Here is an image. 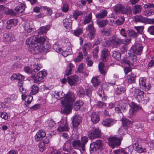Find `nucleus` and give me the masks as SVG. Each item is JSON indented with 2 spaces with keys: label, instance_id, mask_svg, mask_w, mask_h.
<instances>
[{
  "label": "nucleus",
  "instance_id": "obj_13",
  "mask_svg": "<svg viewBox=\"0 0 154 154\" xmlns=\"http://www.w3.org/2000/svg\"><path fill=\"white\" fill-rule=\"evenodd\" d=\"M122 126L124 129H128L130 128L133 123V122L128 119L125 117H123L121 120Z\"/></svg>",
  "mask_w": 154,
  "mask_h": 154
},
{
  "label": "nucleus",
  "instance_id": "obj_3",
  "mask_svg": "<svg viewBox=\"0 0 154 154\" xmlns=\"http://www.w3.org/2000/svg\"><path fill=\"white\" fill-rule=\"evenodd\" d=\"M112 9L113 12L116 14L121 13L128 15V14L131 13L130 7L125 8L121 4L116 5L113 7Z\"/></svg>",
  "mask_w": 154,
  "mask_h": 154
},
{
  "label": "nucleus",
  "instance_id": "obj_19",
  "mask_svg": "<svg viewBox=\"0 0 154 154\" xmlns=\"http://www.w3.org/2000/svg\"><path fill=\"white\" fill-rule=\"evenodd\" d=\"M61 123L63 122V124L59 125L57 128V131L59 132H61L64 131H67L69 130V128L68 126V124L66 120L61 121Z\"/></svg>",
  "mask_w": 154,
  "mask_h": 154
},
{
  "label": "nucleus",
  "instance_id": "obj_20",
  "mask_svg": "<svg viewBox=\"0 0 154 154\" xmlns=\"http://www.w3.org/2000/svg\"><path fill=\"white\" fill-rule=\"evenodd\" d=\"M116 122L115 121L112 119L106 118L102 122L103 126L110 127L112 125Z\"/></svg>",
  "mask_w": 154,
  "mask_h": 154
},
{
  "label": "nucleus",
  "instance_id": "obj_46",
  "mask_svg": "<svg viewBox=\"0 0 154 154\" xmlns=\"http://www.w3.org/2000/svg\"><path fill=\"white\" fill-rule=\"evenodd\" d=\"M57 96V98L58 99H62V100L64 99L63 98L65 97V94L64 93L63 91H60L57 92L56 94Z\"/></svg>",
  "mask_w": 154,
  "mask_h": 154
},
{
  "label": "nucleus",
  "instance_id": "obj_49",
  "mask_svg": "<svg viewBox=\"0 0 154 154\" xmlns=\"http://www.w3.org/2000/svg\"><path fill=\"white\" fill-rule=\"evenodd\" d=\"M53 49L58 53L61 52L62 49L59 47V45L57 43H55L53 46Z\"/></svg>",
  "mask_w": 154,
  "mask_h": 154
},
{
  "label": "nucleus",
  "instance_id": "obj_44",
  "mask_svg": "<svg viewBox=\"0 0 154 154\" xmlns=\"http://www.w3.org/2000/svg\"><path fill=\"white\" fill-rule=\"evenodd\" d=\"M125 91V88L122 87H120L117 88L115 93L117 95H119L124 93Z\"/></svg>",
  "mask_w": 154,
  "mask_h": 154
},
{
  "label": "nucleus",
  "instance_id": "obj_60",
  "mask_svg": "<svg viewBox=\"0 0 154 154\" xmlns=\"http://www.w3.org/2000/svg\"><path fill=\"white\" fill-rule=\"evenodd\" d=\"M5 13L6 14H9L13 16L16 15V14L14 11L11 9H8L7 11H5Z\"/></svg>",
  "mask_w": 154,
  "mask_h": 154
},
{
  "label": "nucleus",
  "instance_id": "obj_30",
  "mask_svg": "<svg viewBox=\"0 0 154 154\" xmlns=\"http://www.w3.org/2000/svg\"><path fill=\"white\" fill-rule=\"evenodd\" d=\"M50 29V26L49 25L41 27L38 30V35L44 37V36H42V34L46 33Z\"/></svg>",
  "mask_w": 154,
  "mask_h": 154
},
{
  "label": "nucleus",
  "instance_id": "obj_27",
  "mask_svg": "<svg viewBox=\"0 0 154 154\" xmlns=\"http://www.w3.org/2000/svg\"><path fill=\"white\" fill-rule=\"evenodd\" d=\"M63 24L64 26L67 29H71L72 21L69 18H66L63 20Z\"/></svg>",
  "mask_w": 154,
  "mask_h": 154
},
{
  "label": "nucleus",
  "instance_id": "obj_21",
  "mask_svg": "<svg viewBox=\"0 0 154 154\" xmlns=\"http://www.w3.org/2000/svg\"><path fill=\"white\" fill-rule=\"evenodd\" d=\"M22 99L25 100V105L26 107H28L32 101L33 97L32 96H27L26 94H24L22 95Z\"/></svg>",
  "mask_w": 154,
  "mask_h": 154
},
{
  "label": "nucleus",
  "instance_id": "obj_17",
  "mask_svg": "<svg viewBox=\"0 0 154 154\" xmlns=\"http://www.w3.org/2000/svg\"><path fill=\"white\" fill-rule=\"evenodd\" d=\"M142 108L141 107L137 105L135 103H133L129 109V114L130 115H132L137 111L140 110Z\"/></svg>",
  "mask_w": 154,
  "mask_h": 154
},
{
  "label": "nucleus",
  "instance_id": "obj_8",
  "mask_svg": "<svg viewBox=\"0 0 154 154\" xmlns=\"http://www.w3.org/2000/svg\"><path fill=\"white\" fill-rule=\"evenodd\" d=\"M47 74L45 71H40L37 73V75H32L31 77L32 79L34 82L39 85L43 82L42 80Z\"/></svg>",
  "mask_w": 154,
  "mask_h": 154
},
{
  "label": "nucleus",
  "instance_id": "obj_55",
  "mask_svg": "<svg viewBox=\"0 0 154 154\" xmlns=\"http://www.w3.org/2000/svg\"><path fill=\"white\" fill-rule=\"evenodd\" d=\"M125 20V18L123 17H122L117 20L116 21V23L118 25H121L123 23Z\"/></svg>",
  "mask_w": 154,
  "mask_h": 154
},
{
  "label": "nucleus",
  "instance_id": "obj_52",
  "mask_svg": "<svg viewBox=\"0 0 154 154\" xmlns=\"http://www.w3.org/2000/svg\"><path fill=\"white\" fill-rule=\"evenodd\" d=\"M128 36L133 38H135L138 35L137 33L132 30H130L128 32Z\"/></svg>",
  "mask_w": 154,
  "mask_h": 154
},
{
  "label": "nucleus",
  "instance_id": "obj_47",
  "mask_svg": "<svg viewBox=\"0 0 154 154\" xmlns=\"http://www.w3.org/2000/svg\"><path fill=\"white\" fill-rule=\"evenodd\" d=\"M83 14L82 12L81 11L76 10L74 11L73 13V17L75 20H77L78 17L82 15Z\"/></svg>",
  "mask_w": 154,
  "mask_h": 154
},
{
  "label": "nucleus",
  "instance_id": "obj_39",
  "mask_svg": "<svg viewBox=\"0 0 154 154\" xmlns=\"http://www.w3.org/2000/svg\"><path fill=\"white\" fill-rule=\"evenodd\" d=\"M83 104V102L81 100L76 101L75 103L74 108L76 111L79 110Z\"/></svg>",
  "mask_w": 154,
  "mask_h": 154
},
{
  "label": "nucleus",
  "instance_id": "obj_41",
  "mask_svg": "<svg viewBox=\"0 0 154 154\" xmlns=\"http://www.w3.org/2000/svg\"><path fill=\"white\" fill-rule=\"evenodd\" d=\"M31 88L30 94L32 95H35L37 94L39 91L38 87L36 85H33L32 86Z\"/></svg>",
  "mask_w": 154,
  "mask_h": 154
},
{
  "label": "nucleus",
  "instance_id": "obj_58",
  "mask_svg": "<svg viewBox=\"0 0 154 154\" xmlns=\"http://www.w3.org/2000/svg\"><path fill=\"white\" fill-rule=\"evenodd\" d=\"M46 146L44 144L41 142L38 144V147L39 150L41 152H43L45 149Z\"/></svg>",
  "mask_w": 154,
  "mask_h": 154
},
{
  "label": "nucleus",
  "instance_id": "obj_28",
  "mask_svg": "<svg viewBox=\"0 0 154 154\" xmlns=\"http://www.w3.org/2000/svg\"><path fill=\"white\" fill-rule=\"evenodd\" d=\"M101 62L98 65V67L100 73L105 75L106 73L107 70L108 68L104 66V64Z\"/></svg>",
  "mask_w": 154,
  "mask_h": 154
},
{
  "label": "nucleus",
  "instance_id": "obj_12",
  "mask_svg": "<svg viewBox=\"0 0 154 154\" xmlns=\"http://www.w3.org/2000/svg\"><path fill=\"white\" fill-rule=\"evenodd\" d=\"M79 80L78 76L76 75H71L67 78L68 82L71 86L76 85Z\"/></svg>",
  "mask_w": 154,
  "mask_h": 154
},
{
  "label": "nucleus",
  "instance_id": "obj_25",
  "mask_svg": "<svg viewBox=\"0 0 154 154\" xmlns=\"http://www.w3.org/2000/svg\"><path fill=\"white\" fill-rule=\"evenodd\" d=\"M18 21L17 19H13L9 20L7 21L6 28L9 29L11 27H13L17 25Z\"/></svg>",
  "mask_w": 154,
  "mask_h": 154
},
{
  "label": "nucleus",
  "instance_id": "obj_15",
  "mask_svg": "<svg viewBox=\"0 0 154 154\" xmlns=\"http://www.w3.org/2000/svg\"><path fill=\"white\" fill-rule=\"evenodd\" d=\"M122 42V40L118 38H112L106 42L107 44H109L112 47H116Z\"/></svg>",
  "mask_w": 154,
  "mask_h": 154
},
{
  "label": "nucleus",
  "instance_id": "obj_51",
  "mask_svg": "<svg viewBox=\"0 0 154 154\" xmlns=\"http://www.w3.org/2000/svg\"><path fill=\"white\" fill-rule=\"evenodd\" d=\"M98 95L102 98L103 101H105L106 100L104 98V91L102 89H100L97 92Z\"/></svg>",
  "mask_w": 154,
  "mask_h": 154
},
{
  "label": "nucleus",
  "instance_id": "obj_9",
  "mask_svg": "<svg viewBox=\"0 0 154 154\" xmlns=\"http://www.w3.org/2000/svg\"><path fill=\"white\" fill-rule=\"evenodd\" d=\"M92 131H90L88 136L90 139L93 140L97 138H100L101 137L100 130L98 128L93 127Z\"/></svg>",
  "mask_w": 154,
  "mask_h": 154
},
{
  "label": "nucleus",
  "instance_id": "obj_48",
  "mask_svg": "<svg viewBox=\"0 0 154 154\" xmlns=\"http://www.w3.org/2000/svg\"><path fill=\"white\" fill-rule=\"evenodd\" d=\"M84 91L82 87H79L77 90V95L79 97H83L84 96Z\"/></svg>",
  "mask_w": 154,
  "mask_h": 154
},
{
  "label": "nucleus",
  "instance_id": "obj_1",
  "mask_svg": "<svg viewBox=\"0 0 154 154\" xmlns=\"http://www.w3.org/2000/svg\"><path fill=\"white\" fill-rule=\"evenodd\" d=\"M45 37L38 35L32 36L26 39V44L28 45V50L31 53L37 54L45 49H49L50 47L49 45L45 46Z\"/></svg>",
  "mask_w": 154,
  "mask_h": 154
},
{
  "label": "nucleus",
  "instance_id": "obj_61",
  "mask_svg": "<svg viewBox=\"0 0 154 154\" xmlns=\"http://www.w3.org/2000/svg\"><path fill=\"white\" fill-rule=\"evenodd\" d=\"M147 31L151 35H154V26L149 27L148 28Z\"/></svg>",
  "mask_w": 154,
  "mask_h": 154
},
{
  "label": "nucleus",
  "instance_id": "obj_14",
  "mask_svg": "<svg viewBox=\"0 0 154 154\" xmlns=\"http://www.w3.org/2000/svg\"><path fill=\"white\" fill-rule=\"evenodd\" d=\"M91 120L94 124H96L100 120V117L97 112H92L89 114Z\"/></svg>",
  "mask_w": 154,
  "mask_h": 154
},
{
  "label": "nucleus",
  "instance_id": "obj_34",
  "mask_svg": "<svg viewBox=\"0 0 154 154\" xmlns=\"http://www.w3.org/2000/svg\"><path fill=\"white\" fill-rule=\"evenodd\" d=\"M138 100L137 101L139 102H140L143 103V104H146L147 103L149 100V98L145 94L143 96H142L141 97H138Z\"/></svg>",
  "mask_w": 154,
  "mask_h": 154
},
{
  "label": "nucleus",
  "instance_id": "obj_56",
  "mask_svg": "<svg viewBox=\"0 0 154 154\" xmlns=\"http://www.w3.org/2000/svg\"><path fill=\"white\" fill-rule=\"evenodd\" d=\"M48 125L51 127H53L55 124V122L51 119H48L47 121Z\"/></svg>",
  "mask_w": 154,
  "mask_h": 154
},
{
  "label": "nucleus",
  "instance_id": "obj_45",
  "mask_svg": "<svg viewBox=\"0 0 154 154\" xmlns=\"http://www.w3.org/2000/svg\"><path fill=\"white\" fill-rule=\"evenodd\" d=\"M134 28L137 31V33L142 34L143 33V30L144 27L143 26H135Z\"/></svg>",
  "mask_w": 154,
  "mask_h": 154
},
{
  "label": "nucleus",
  "instance_id": "obj_35",
  "mask_svg": "<svg viewBox=\"0 0 154 154\" xmlns=\"http://www.w3.org/2000/svg\"><path fill=\"white\" fill-rule=\"evenodd\" d=\"M3 39L5 42H10L13 41L14 38L11 35H9L7 33H5L3 34Z\"/></svg>",
  "mask_w": 154,
  "mask_h": 154
},
{
  "label": "nucleus",
  "instance_id": "obj_18",
  "mask_svg": "<svg viewBox=\"0 0 154 154\" xmlns=\"http://www.w3.org/2000/svg\"><path fill=\"white\" fill-rule=\"evenodd\" d=\"M24 28L25 32L27 34L30 35L34 32V29L33 28V26L28 22L25 23Z\"/></svg>",
  "mask_w": 154,
  "mask_h": 154
},
{
  "label": "nucleus",
  "instance_id": "obj_37",
  "mask_svg": "<svg viewBox=\"0 0 154 154\" xmlns=\"http://www.w3.org/2000/svg\"><path fill=\"white\" fill-rule=\"evenodd\" d=\"M113 58L117 61H119L121 58V54L118 51H114L112 53Z\"/></svg>",
  "mask_w": 154,
  "mask_h": 154
},
{
  "label": "nucleus",
  "instance_id": "obj_7",
  "mask_svg": "<svg viewBox=\"0 0 154 154\" xmlns=\"http://www.w3.org/2000/svg\"><path fill=\"white\" fill-rule=\"evenodd\" d=\"M107 139L108 141L109 145L112 148H114L120 145L122 138L121 137L118 138L116 137L110 136L108 137Z\"/></svg>",
  "mask_w": 154,
  "mask_h": 154
},
{
  "label": "nucleus",
  "instance_id": "obj_4",
  "mask_svg": "<svg viewBox=\"0 0 154 154\" xmlns=\"http://www.w3.org/2000/svg\"><path fill=\"white\" fill-rule=\"evenodd\" d=\"M82 143L79 140H75L72 142V145L75 149L80 150L82 149L83 151L85 150V145L87 143V137L86 136L82 137L81 138Z\"/></svg>",
  "mask_w": 154,
  "mask_h": 154
},
{
  "label": "nucleus",
  "instance_id": "obj_50",
  "mask_svg": "<svg viewBox=\"0 0 154 154\" xmlns=\"http://www.w3.org/2000/svg\"><path fill=\"white\" fill-rule=\"evenodd\" d=\"M135 93H137V96H136V99L137 101L138 100L139 97H141L142 96L145 94L144 92L143 91L139 89H137V90H136Z\"/></svg>",
  "mask_w": 154,
  "mask_h": 154
},
{
  "label": "nucleus",
  "instance_id": "obj_43",
  "mask_svg": "<svg viewBox=\"0 0 154 154\" xmlns=\"http://www.w3.org/2000/svg\"><path fill=\"white\" fill-rule=\"evenodd\" d=\"M108 23V21L107 20H100L97 22V23L98 25L101 27H103L105 26Z\"/></svg>",
  "mask_w": 154,
  "mask_h": 154
},
{
  "label": "nucleus",
  "instance_id": "obj_62",
  "mask_svg": "<svg viewBox=\"0 0 154 154\" xmlns=\"http://www.w3.org/2000/svg\"><path fill=\"white\" fill-rule=\"evenodd\" d=\"M24 71L25 72L28 74L31 73L32 72V68L28 66H25L24 67Z\"/></svg>",
  "mask_w": 154,
  "mask_h": 154
},
{
  "label": "nucleus",
  "instance_id": "obj_40",
  "mask_svg": "<svg viewBox=\"0 0 154 154\" xmlns=\"http://www.w3.org/2000/svg\"><path fill=\"white\" fill-rule=\"evenodd\" d=\"M31 66L32 69V71H33L35 72H38L41 68L39 65L37 63H36L35 62V63L31 65Z\"/></svg>",
  "mask_w": 154,
  "mask_h": 154
},
{
  "label": "nucleus",
  "instance_id": "obj_42",
  "mask_svg": "<svg viewBox=\"0 0 154 154\" xmlns=\"http://www.w3.org/2000/svg\"><path fill=\"white\" fill-rule=\"evenodd\" d=\"M72 149V147L69 143H65L63 147V150L68 152H69Z\"/></svg>",
  "mask_w": 154,
  "mask_h": 154
},
{
  "label": "nucleus",
  "instance_id": "obj_11",
  "mask_svg": "<svg viewBox=\"0 0 154 154\" xmlns=\"http://www.w3.org/2000/svg\"><path fill=\"white\" fill-rule=\"evenodd\" d=\"M139 84L140 88L146 91H148L150 89L151 85L149 82H146L145 78H140L139 79Z\"/></svg>",
  "mask_w": 154,
  "mask_h": 154
},
{
  "label": "nucleus",
  "instance_id": "obj_29",
  "mask_svg": "<svg viewBox=\"0 0 154 154\" xmlns=\"http://www.w3.org/2000/svg\"><path fill=\"white\" fill-rule=\"evenodd\" d=\"M134 21L136 23L141 22L145 23L147 20V18L143 17L141 15H137L134 17Z\"/></svg>",
  "mask_w": 154,
  "mask_h": 154
},
{
  "label": "nucleus",
  "instance_id": "obj_38",
  "mask_svg": "<svg viewBox=\"0 0 154 154\" xmlns=\"http://www.w3.org/2000/svg\"><path fill=\"white\" fill-rule=\"evenodd\" d=\"M128 82L130 84L133 83L135 82L136 79V75L132 73L129 75L128 77Z\"/></svg>",
  "mask_w": 154,
  "mask_h": 154
},
{
  "label": "nucleus",
  "instance_id": "obj_22",
  "mask_svg": "<svg viewBox=\"0 0 154 154\" xmlns=\"http://www.w3.org/2000/svg\"><path fill=\"white\" fill-rule=\"evenodd\" d=\"M82 118L79 115H77L73 117L72 121L73 127L74 128H77L81 122Z\"/></svg>",
  "mask_w": 154,
  "mask_h": 154
},
{
  "label": "nucleus",
  "instance_id": "obj_6",
  "mask_svg": "<svg viewBox=\"0 0 154 154\" xmlns=\"http://www.w3.org/2000/svg\"><path fill=\"white\" fill-rule=\"evenodd\" d=\"M103 148V143L102 140H99L93 142L90 145V152L91 153L97 151L100 149L101 150Z\"/></svg>",
  "mask_w": 154,
  "mask_h": 154
},
{
  "label": "nucleus",
  "instance_id": "obj_64",
  "mask_svg": "<svg viewBox=\"0 0 154 154\" xmlns=\"http://www.w3.org/2000/svg\"><path fill=\"white\" fill-rule=\"evenodd\" d=\"M143 8L145 9L152 8L154 9V4L151 3H147L144 5Z\"/></svg>",
  "mask_w": 154,
  "mask_h": 154
},
{
  "label": "nucleus",
  "instance_id": "obj_53",
  "mask_svg": "<svg viewBox=\"0 0 154 154\" xmlns=\"http://www.w3.org/2000/svg\"><path fill=\"white\" fill-rule=\"evenodd\" d=\"M83 58V55L82 52H80L79 54V56L75 58L74 60V61L75 62H80Z\"/></svg>",
  "mask_w": 154,
  "mask_h": 154
},
{
  "label": "nucleus",
  "instance_id": "obj_24",
  "mask_svg": "<svg viewBox=\"0 0 154 154\" xmlns=\"http://www.w3.org/2000/svg\"><path fill=\"white\" fill-rule=\"evenodd\" d=\"M142 8L140 5L138 4L136 5L133 7L132 9H131V13L128 14V15L131 14L132 13L134 14H140L141 13Z\"/></svg>",
  "mask_w": 154,
  "mask_h": 154
},
{
  "label": "nucleus",
  "instance_id": "obj_36",
  "mask_svg": "<svg viewBox=\"0 0 154 154\" xmlns=\"http://www.w3.org/2000/svg\"><path fill=\"white\" fill-rule=\"evenodd\" d=\"M128 148H127L125 149H121L115 150L113 151V152L115 154H128Z\"/></svg>",
  "mask_w": 154,
  "mask_h": 154
},
{
  "label": "nucleus",
  "instance_id": "obj_31",
  "mask_svg": "<svg viewBox=\"0 0 154 154\" xmlns=\"http://www.w3.org/2000/svg\"><path fill=\"white\" fill-rule=\"evenodd\" d=\"M137 60V56L133 54L129 56L127 58V63L128 64L133 65L134 62H135Z\"/></svg>",
  "mask_w": 154,
  "mask_h": 154
},
{
  "label": "nucleus",
  "instance_id": "obj_2",
  "mask_svg": "<svg viewBox=\"0 0 154 154\" xmlns=\"http://www.w3.org/2000/svg\"><path fill=\"white\" fill-rule=\"evenodd\" d=\"M75 100V97L74 94L69 91L64 98L61 100V103L64 107L63 111L66 114H68L71 112L73 103Z\"/></svg>",
  "mask_w": 154,
  "mask_h": 154
},
{
  "label": "nucleus",
  "instance_id": "obj_57",
  "mask_svg": "<svg viewBox=\"0 0 154 154\" xmlns=\"http://www.w3.org/2000/svg\"><path fill=\"white\" fill-rule=\"evenodd\" d=\"M42 8L45 10H47L48 12V15L50 16L52 13V10L50 8L47 7L46 6H43L42 7Z\"/></svg>",
  "mask_w": 154,
  "mask_h": 154
},
{
  "label": "nucleus",
  "instance_id": "obj_54",
  "mask_svg": "<svg viewBox=\"0 0 154 154\" xmlns=\"http://www.w3.org/2000/svg\"><path fill=\"white\" fill-rule=\"evenodd\" d=\"M82 29L81 28H78L75 30L73 32L74 35L78 36L82 33Z\"/></svg>",
  "mask_w": 154,
  "mask_h": 154
},
{
  "label": "nucleus",
  "instance_id": "obj_16",
  "mask_svg": "<svg viewBox=\"0 0 154 154\" xmlns=\"http://www.w3.org/2000/svg\"><path fill=\"white\" fill-rule=\"evenodd\" d=\"M45 132L42 130H39L37 132L35 136V141L38 142L41 141L45 136Z\"/></svg>",
  "mask_w": 154,
  "mask_h": 154
},
{
  "label": "nucleus",
  "instance_id": "obj_23",
  "mask_svg": "<svg viewBox=\"0 0 154 154\" xmlns=\"http://www.w3.org/2000/svg\"><path fill=\"white\" fill-rule=\"evenodd\" d=\"M109 55L108 50L106 48L103 49L101 55V62H105L107 59Z\"/></svg>",
  "mask_w": 154,
  "mask_h": 154
},
{
  "label": "nucleus",
  "instance_id": "obj_5",
  "mask_svg": "<svg viewBox=\"0 0 154 154\" xmlns=\"http://www.w3.org/2000/svg\"><path fill=\"white\" fill-rule=\"evenodd\" d=\"M92 15L91 13H89L88 15V16H87V23H90V24L88 25V27L87 28L89 31V33H88V36L89 38L90 39H93L95 36V32L96 30L94 28L93 26V23L92 21Z\"/></svg>",
  "mask_w": 154,
  "mask_h": 154
},
{
  "label": "nucleus",
  "instance_id": "obj_63",
  "mask_svg": "<svg viewBox=\"0 0 154 154\" xmlns=\"http://www.w3.org/2000/svg\"><path fill=\"white\" fill-rule=\"evenodd\" d=\"M111 30L110 29H107L101 31L102 34L106 36H109L111 34Z\"/></svg>",
  "mask_w": 154,
  "mask_h": 154
},
{
  "label": "nucleus",
  "instance_id": "obj_32",
  "mask_svg": "<svg viewBox=\"0 0 154 154\" xmlns=\"http://www.w3.org/2000/svg\"><path fill=\"white\" fill-rule=\"evenodd\" d=\"M107 11L106 10H101L99 13L96 15V17L98 20L103 18L107 16Z\"/></svg>",
  "mask_w": 154,
  "mask_h": 154
},
{
  "label": "nucleus",
  "instance_id": "obj_59",
  "mask_svg": "<svg viewBox=\"0 0 154 154\" xmlns=\"http://www.w3.org/2000/svg\"><path fill=\"white\" fill-rule=\"evenodd\" d=\"M91 81L94 86L98 85L99 83V82L97 78H93Z\"/></svg>",
  "mask_w": 154,
  "mask_h": 154
},
{
  "label": "nucleus",
  "instance_id": "obj_26",
  "mask_svg": "<svg viewBox=\"0 0 154 154\" xmlns=\"http://www.w3.org/2000/svg\"><path fill=\"white\" fill-rule=\"evenodd\" d=\"M133 147L134 148L135 150L139 153L145 152L146 151V150L145 148L142 147L137 143H135L133 144Z\"/></svg>",
  "mask_w": 154,
  "mask_h": 154
},
{
  "label": "nucleus",
  "instance_id": "obj_10",
  "mask_svg": "<svg viewBox=\"0 0 154 154\" xmlns=\"http://www.w3.org/2000/svg\"><path fill=\"white\" fill-rule=\"evenodd\" d=\"M143 47L141 44L136 43L133 45L130 49L131 51L137 55L141 54L143 51Z\"/></svg>",
  "mask_w": 154,
  "mask_h": 154
},
{
  "label": "nucleus",
  "instance_id": "obj_33",
  "mask_svg": "<svg viewBox=\"0 0 154 154\" xmlns=\"http://www.w3.org/2000/svg\"><path fill=\"white\" fill-rule=\"evenodd\" d=\"M26 7L24 4L21 3L19 6L15 7L14 10L18 13H22L25 11Z\"/></svg>",
  "mask_w": 154,
  "mask_h": 154
}]
</instances>
